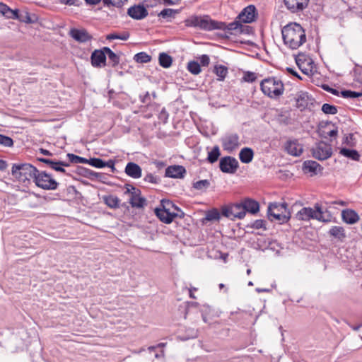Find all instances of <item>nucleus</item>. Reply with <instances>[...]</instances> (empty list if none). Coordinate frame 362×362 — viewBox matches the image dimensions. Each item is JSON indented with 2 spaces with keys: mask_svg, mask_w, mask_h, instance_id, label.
I'll return each mask as SVG.
<instances>
[{
  "mask_svg": "<svg viewBox=\"0 0 362 362\" xmlns=\"http://www.w3.org/2000/svg\"><path fill=\"white\" fill-rule=\"evenodd\" d=\"M18 9L13 10L11 8H10L9 7H8L6 8V13L4 15V16H5L6 18H9V19H16V18H18Z\"/></svg>",
  "mask_w": 362,
  "mask_h": 362,
  "instance_id": "nucleus-48",
  "label": "nucleus"
},
{
  "mask_svg": "<svg viewBox=\"0 0 362 362\" xmlns=\"http://www.w3.org/2000/svg\"><path fill=\"white\" fill-rule=\"evenodd\" d=\"M238 161L233 157L226 156L219 162V167L222 172L234 173L238 168Z\"/></svg>",
  "mask_w": 362,
  "mask_h": 362,
  "instance_id": "nucleus-12",
  "label": "nucleus"
},
{
  "mask_svg": "<svg viewBox=\"0 0 362 362\" xmlns=\"http://www.w3.org/2000/svg\"><path fill=\"white\" fill-rule=\"evenodd\" d=\"M209 182H193L192 187L197 190H205Z\"/></svg>",
  "mask_w": 362,
  "mask_h": 362,
  "instance_id": "nucleus-52",
  "label": "nucleus"
},
{
  "mask_svg": "<svg viewBox=\"0 0 362 362\" xmlns=\"http://www.w3.org/2000/svg\"><path fill=\"white\" fill-rule=\"evenodd\" d=\"M172 57L166 53H160L159 55V64L163 68H169L172 64Z\"/></svg>",
  "mask_w": 362,
  "mask_h": 362,
  "instance_id": "nucleus-33",
  "label": "nucleus"
},
{
  "mask_svg": "<svg viewBox=\"0 0 362 362\" xmlns=\"http://www.w3.org/2000/svg\"><path fill=\"white\" fill-rule=\"evenodd\" d=\"M175 13H176V11L175 10L171 9V8H165V9H163V11H161L160 12L158 16L162 17V18H168V17L173 16V15Z\"/></svg>",
  "mask_w": 362,
  "mask_h": 362,
  "instance_id": "nucleus-49",
  "label": "nucleus"
},
{
  "mask_svg": "<svg viewBox=\"0 0 362 362\" xmlns=\"http://www.w3.org/2000/svg\"><path fill=\"white\" fill-rule=\"evenodd\" d=\"M313 149V156L320 160H324L332 155V149L329 144L325 142H320Z\"/></svg>",
  "mask_w": 362,
  "mask_h": 362,
  "instance_id": "nucleus-9",
  "label": "nucleus"
},
{
  "mask_svg": "<svg viewBox=\"0 0 362 362\" xmlns=\"http://www.w3.org/2000/svg\"><path fill=\"white\" fill-rule=\"evenodd\" d=\"M163 3L165 4H168V5H174V4H176V2L175 0H163Z\"/></svg>",
  "mask_w": 362,
  "mask_h": 362,
  "instance_id": "nucleus-64",
  "label": "nucleus"
},
{
  "mask_svg": "<svg viewBox=\"0 0 362 362\" xmlns=\"http://www.w3.org/2000/svg\"><path fill=\"white\" fill-rule=\"evenodd\" d=\"M243 207L244 208V211L250 212L252 214H255L259 211V203L255 200L247 199L244 200L242 203Z\"/></svg>",
  "mask_w": 362,
  "mask_h": 362,
  "instance_id": "nucleus-26",
  "label": "nucleus"
},
{
  "mask_svg": "<svg viewBox=\"0 0 362 362\" xmlns=\"http://www.w3.org/2000/svg\"><path fill=\"white\" fill-rule=\"evenodd\" d=\"M286 7L292 13L303 11L307 7L309 0H284Z\"/></svg>",
  "mask_w": 362,
  "mask_h": 362,
  "instance_id": "nucleus-15",
  "label": "nucleus"
},
{
  "mask_svg": "<svg viewBox=\"0 0 362 362\" xmlns=\"http://www.w3.org/2000/svg\"><path fill=\"white\" fill-rule=\"evenodd\" d=\"M105 56L107 55L109 60L112 62L113 66L117 65L119 62V57L113 52L109 47H104Z\"/></svg>",
  "mask_w": 362,
  "mask_h": 362,
  "instance_id": "nucleus-35",
  "label": "nucleus"
},
{
  "mask_svg": "<svg viewBox=\"0 0 362 362\" xmlns=\"http://www.w3.org/2000/svg\"><path fill=\"white\" fill-rule=\"evenodd\" d=\"M125 173L133 179H139L141 176V168L135 163H128L125 167Z\"/></svg>",
  "mask_w": 362,
  "mask_h": 362,
  "instance_id": "nucleus-22",
  "label": "nucleus"
},
{
  "mask_svg": "<svg viewBox=\"0 0 362 362\" xmlns=\"http://www.w3.org/2000/svg\"><path fill=\"white\" fill-rule=\"evenodd\" d=\"M262 93L272 99L280 98L284 92V85L277 77H268L260 83Z\"/></svg>",
  "mask_w": 362,
  "mask_h": 362,
  "instance_id": "nucleus-5",
  "label": "nucleus"
},
{
  "mask_svg": "<svg viewBox=\"0 0 362 362\" xmlns=\"http://www.w3.org/2000/svg\"><path fill=\"white\" fill-rule=\"evenodd\" d=\"M257 79L256 74L251 71H246L244 73L243 81L245 82L252 83Z\"/></svg>",
  "mask_w": 362,
  "mask_h": 362,
  "instance_id": "nucleus-46",
  "label": "nucleus"
},
{
  "mask_svg": "<svg viewBox=\"0 0 362 362\" xmlns=\"http://www.w3.org/2000/svg\"><path fill=\"white\" fill-rule=\"evenodd\" d=\"M86 2L90 5H96L98 4L101 0H85Z\"/></svg>",
  "mask_w": 362,
  "mask_h": 362,
  "instance_id": "nucleus-62",
  "label": "nucleus"
},
{
  "mask_svg": "<svg viewBox=\"0 0 362 362\" xmlns=\"http://www.w3.org/2000/svg\"><path fill=\"white\" fill-rule=\"evenodd\" d=\"M134 59L138 63H147L151 61V57L146 52H141L136 54Z\"/></svg>",
  "mask_w": 362,
  "mask_h": 362,
  "instance_id": "nucleus-37",
  "label": "nucleus"
},
{
  "mask_svg": "<svg viewBox=\"0 0 362 362\" xmlns=\"http://www.w3.org/2000/svg\"><path fill=\"white\" fill-rule=\"evenodd\" d=\"M159 119L162 120L163 122H166L168 118V113L165 108H163L159 113L158 116Z\"/></svg>",
  "mask_w": 362,
  "mask_h": 362,
  "instance_id": "nucleus-54",
  "label": "nucleus"
},
{
  "mask_svg": "<svg viewBox=\"0 0 362 362\" xmlns=\"http://www.w3.org/2000/svg\"><path fill=\"white\" fill-rule=\"evenodd\" d=\"M186 169L180 165L168 166L165 171V176L173 179H183L186 175Z\"/></svg>",
  "mask_w": 362,
  "mask_h": 362,
  "instance_id": "nucleus-14",
  "label": "nucleus"
},
{
  "mask_svg": "<svg viewBox=\"0 0 362 362\" xmlns=\"http://www.w3.org/2000/svg\"><path fill=\"white\" fill-rule=\"evenodd\" d=\"M158 218L165 223H170L176 217L182 218L185 214L173 202L163 199L160 206L155 209Z\"/></svg>",
  "mask_w": 362,
  "mask_h": 362,
  "instance_id": "nucleus-3",
  "label": "nucleus"
},
{
  "mask_svg": "<svg viewBox=\"0 0 362 362\" xmlns=\"http://www.w3.org/2000/svg\"><path fill=\"white\" fill-rule=\"evenodd\" d=\"M284 45L291 49H296L306 42L305 31L297 23H290L281 29Z\"/></svg>",
  "mask_w": 362,
  "mask_h": 362,
  "instance_id": "nucleus-2",
  "label": "nucleus"
},
{
  "mask_svg": "<svg viewBox=\"0 0 362 362\" xmlns=\"http://www.w3.org/2000/svg\"><path fill=\"white\" fill-rule=\"evenodd\" d=\"M127 0H103V3L107 6H113L116 7H122Z\"/></svg>",
  "mask_w": 362,
  "mask_h": 362,
  "instance_id": "nucleus-45",
  "label": "nucleus"
},
{
  "mask_svg": "<svg viewBox=\"0 0 362 362\" xmlns=\"http://www.w3.org/2000/svg\"><path fill=\"white\" fill-rule=\"evenodd\" d=\"M254 156L253 150L248 147L242 148L239 153V158L243 163H249L252 161Z\"/></svg>",
  "mask_w": 362,
  "mask_h": 362,
  "instance_id": "nucleus-27",
  "label": "nucleus"
},
{
  "mask_svg": "<svg viewBox=\"0 0 362 362\" xmlns=\"http://www.w3.org/2000/svg\"><path fill=\"white\" fill-rule=\"evenodd\" d=\"M8 7V6L6 4L0 2V14L4 16Z\"/></svg>",
  "mask_w": 362,
  "mask_h": 362,
  "instance_id": "nucleus-58",
  "label": "nucleus"
},
{
  "mask_svg": "<svg viewBox=\"0 0 362 362\" xmlns=\"http://www.w3.org/2000/svg\"><path fill=\"white\" fill-rule=\"evenodd\" d=\"M220 149L218 146H215L211 151L208 153L207 160L211 163H215L220 156Z\"/></svg>",
  "mask_w": 362,
  "mask_h": 362,
  "instance_id": "nucleus-34",
  "label": "nucleus"
},
{
  "mask_svg": "<svg viewBox=\"0 0 362 362\" xmlns=\"http://www.w3.org/2000/svg\"><path fill=\"white\" fill-rule=\"evenodd\" d=\"M36 185L44 189L52 190L57 187L58 182H35Z\"/></svg>",
  "mask_w": 362,
  "mask_h": 362,
  "instance_id": "nucleus-41",
  "label": "nucleus"
},
{
  "mask_svg": "<svg viewBox=\"0 0 362 362\" xmlns=\"http://www.w3.org/2000/svg\"><path fill=\"white\" fill-rule=\"evenodd\" d=\"M37 160L40 162L48 164L52 169H54L57 171H64V169L62 168V165H64V164L62 162L53 161L49 159L40 158H37Z\"/></svg>",
  "mask_w": 362,
  "mask_h": 362,
  "instance_id": "nucleus-31",
  "label": "nucleus"
},
{
  "mask_svg": "<svg viewBox=\"0 0 362 362\" xmlns=\"http://www.w3.org/2000/svg\"><path fill=\"white\" fill-rule=\"evenodd\" d=\"M241 22L235 21L228 25L225 24V28L223 30H226L230 35H238L243 33V25L240 23Z\"/></svg>",
  "mask_w": 362,
  "mask_h": 362,
  "instance_id": "nucleus-24",
  "label": "nucleus"
},
{
  "mask_svg": "<svg viewBox=\"0 0 362 362\" xmlns=\"http://www.w3.org/2000/svg\"><path fill=\"white\" fill-rule=\"evenodd\" d=\"M7 163L5 160L0 159V170H4L6 168Z\"/></svg>",
  "mask_w": 362,
  "mask_h": 362,
  "instance_id": "nucleus-59",
  "label": "nucleus"
},
{
  "mask_svg": "<svg viewBox=\"0 0 362 362\" xmlns=\"http://www.w3.org/2000/svg\"><path fill=\"white\" fill-rule=\"evenodd\" d=\"M187 27L199 28L204 30L211 31L225 28V23L212 20L209 16H192L185 21Z\"/></svg>",
  "mask_w": 362,
  "mask_h": 362,
  "instance_id": "nucleus-4",
  "label": "nucleus"
},
{
  "mask_svg": "<svg viewBox=\"0 0 362 362\" xmlns=\"http://www.w3.org/2000/svg\"><path fill=\"white\" fill-rule=\"evenodd\" d=\"M221 215L218 209H213L209 210L205 214V217L202 219L203 223L206 221H216L220 219Z\"/></svg>",
  "mask_w": 362,
  "mask_h": 362,
  "instance_id": "nucleus-30",
  "label": "nucleus"
},
{
  "mask_svg": "<svg viewBox=\"0 0 362 362\" xmlns=\"http://www.w3.org/2000/svg\"><path fill=\"white\" fill-rule=\"evenodd\" d=\"M105 52L104 48L102 50H95L91 54V64L95 67H101L105 65Z\"/></svg>",
  "mask_w": 362,
  "mask_h": 362,
  "instance_id": "nucleus-17",
  "label": "nucleus"
},
{
  "mask_svg": "<svg viewBox=\"0 0 362 362\" xmlns=\"http://www.w3.org/2000/svg\"><path fill=\"white\" fill-rule=\"evenodd\" d=\"M223 149L232 152L240 146L239 136L236 133H227L221 139Z\"/></svg>",
  "mask_w": 362,
  "mask_h": 362,
  "instance_id": "nucleus-10",
  "label": "nucleus"
},
{
  "mask_svg": "<svg viewBox=\"0 0 362 362\" xmlns=\"http://www.w3.org/2000/svg\"><path fill=\"white\" fill-rule=\"evenodd\" d=\"M341 95L343 98H354L362 96V92H356L352 90H342L341 92Z\"/></svg>",
  "mask_w": 362,
  "mask_h": 362,
  "instance_id": "nucleus-39",
  "label": "nucleus"
},
{
  "mask_svg": "<svg viewBox=\"0 0 362 362\" xmlns=\"http://www.w3.org/2000/svg\"><path fill=\"white\" fill-rule=\"evenodd\" d=\"M141 101L143 103H148L150 102V94L148 92H146L144 96H141Z\"/></svg>",
  "mask_w": 362,
  "mask_h": 362,
  "instance_id": "nucleus-56",
  "label": "nucleus"
},
{
  "mask_svg": "<svg viewBox=\"0 0 362 362\" xmlns=\"http://www.w3.org/2000/svg\"><path fill=\"white\" fill-rule=\"evenodd\" d=\"M257 16V12L255 6L253 5H249L243 9L237 18L241 23H251L256 20Z\"/></svg>",
  "mask_w": 362,
  "mask_h": 362,
  "instance_id": "nucleus-11",
  "label": "nucleus"
},
{
  "mask_svg": "<svg viewBox=\"0 0 362 362\" xmlns=\"http://www.w3.org/2000/svg\"><path fill=\"white\" fill-rule=\"evenodd\" d=\"M214 73L217 76V80L219 81H224L228 74V68L223 65H215Z\"/></svg>",
  "mask_w": 362,
  "mask_h": 362,
  "instance_id": "nucleus-29",
  "label": "nucleus"
},
{
  "mask_svg": "<svg viewBox=\"0 0 362 362\" xmlns=\"http://www.w3.org/2000/svg\"><path fill=\"white\" fill-rule=\"evenodd\" d=\"M11 173L18 181H54L45 172L39 173L35 167L29 163H14Z\"/></svg>",
  "mask_w": 362,
  "mask_h": 362,
  "instance_id": "nucleus-1",
  "label": "nucleus"
},
{
  "mask_svg": "<svg viewBox=\"0 0 362 362\" xmlns=\"http://www.w3.org/2000/svg\"><path fill=\"white\" fill-rule=\"evenodd\" d=\"M105 203L110 208L115 209L119 206V199L114 195H107L103 197Z\"/></svg>",
  "mask_w": 362,
  "mask_h": 362,
  "instance_id": "nucleus-32",
  "label": "nucleus"
},
{
  "mask_svg": "<svg viewBox=\"0 0 362 362\" xmlns=\"http://www.w3.org/2000/svg\"><path fill=\"white\" fill-rule=\"evenodd\" d=\"M328 233L331 237L341 242H343L346 238L345 229L342 226H332Z\"/></svg>",
  "mask_w": 362,
  "mask_h": 362,
  "instance_id": "nucleus-23",
  "label": "nucleus"
},
{
  "mask_svg": "<svg viewBox=\"0 0 362 362\" xmlns=\"http://www.w3.org/2000/svg\"><path fill=\"white\" fill-rule=\"evenodd\" d=\"M127 192L131 194L129 202L132 206L142 207L145 203V199L139 196L140 191L133 187L132 185H126Z\"/></svg>",
  "mask_w": 362,
  "mask_h": 362,
  "instance_id": "nucleus-13",
  "label": "nucleus"
},
{
  "mask_svg": "<svg viewBox=\"0 0 362 362\" xmlns=\"http://www.w3.org/2000/svg\"><path fill=\"white\" fill-rule=\"evenodd\" d=\"M286 152L293 156H299L303 153V148L301 144L297 139L288 140L285 144Z\"/></svg>",
  "mask_w": 362,
  "mask_h": 362,
  "instance_id": "nucleus-16",
  "label": "nucleus"
},
{
  "mask_svg": "<svg viewBox=\"0 0 362 362\" xmlns=\"http://www.w3.org/2000/svg\"><path fill=\"white\" fill-rule=\"evenodd\" d=\"M129 37V34L127 32H124L122 34H117V33H111L107 35L106 39L109 40H127Z\"/></svg>",
  "mask_w": 362,
  "mask_h": 362,
  "instance_id": "nucleus-38",
  "label": "nucleus"
},
{
  "mask_svg": "<svg viewBox=\"0 0 362 362\" xmlns=\"http://www.w3.org/2000/svg\"><path fill=\"white\" fill-rule=\"evenodd\" d=\"M268 217L272 221H278L279 223L287 222L291 217L290 211L287 208V204L270 203L268 206Z\"/></svg>",
  "mask_w": 362,
  "mask_h": 362,
  "instance_id": "nucleus-7",
  "label": "nucleus"
},
{
  "mask_svg": "<svg viewBox=\"0 0 362 362\" xmlns=\"http://www.w3.org/2000/svg\"><path fill=\"white\" fill-rule=\"evenodd\" d=\"M337 129H332L331 131H329L328 133H327V135L330 137H334V136H336L337 135Z\"/></svg>",
  "mask_w": 362,
  "mask_h": 362,
  "instance_id": "nucleus-60",
  "label": "nucleus"
},
{
  "mask_svg": "<svg viewBox=\"0 0 362 362\" xmlns=\"http://www.w3.org/2000/svg\"><path fill=\"white\" fill-rule=\"evenodd\" d=\"M266 222L264 220H262V219H259V220H256L255 221L251 226L252 228H255V229H261V228H263L264 230H266Z\"/></svg>",
  "mask_w": 362,
  "mask_h": 362,
  "instance_id": "nucleus-50",
  "label": "nucleus"
},
{
  "mask_svg": "<svg viewBox=\"0 0 362 362\" xmlns=\"http://www.w3.org/2000/svg\"><path fill=\"white\" fill-rule=\"evenodd\" d=\"M211 311V308L209 305H203L201 308L202 320L205 323H209L208 315Z\"/></svg>",
  "mask_w": 362,
  "mask_h": 362,
  "instance_id": "nucleus-44",
  "label": "nucleus"
},
{
  "mask_svg": "<svg viewBox=\"0 0 362 362\" xmlns=\"http://www.w3.org/2000/svg\"><path fill=\"white\" fill-rule=\"evenodd\" d=\"M221 214L223 216L230 218L242 219L245 216L244 208L242 204H234L229 206H225L221 209Z\"/></svg>",
  "mask_w": 362,
  "mask_h": 362,
  "instance_id": "nucleus-8",
  "label": "nucleus"
},
{
  "mask_svg": "<svg viewBox=\"0 0 362 362\" xmlns=\"http://www.w3.org/2000/svg\"><path fill=\"white\" fill-rule=\"evenodd\" d=\"M190 333L187 336V337H179V338L182 340V341H185V340H188L189 339H194L197 337V330H194V329H190L189 330Z\"/></svg>",
  "mask_w": 362,
  "mask_h": 362,
  "instance_id": "nucleus-53",
  "label": "nucleus"
},
{
  "mask_svg": "<svg viewBox=\"0 0 362 362\" xmlns=\"http://www.w3.org/2000/svg\"><path fill=\"white\" fill-rule=\"evenodd\" d=\"M71 36L76 41L86 42L91 40L92 37L84 29H72L70 31Z\"/></svg>",
  "mask_w": 362,
  "mask_h": 362,
  "instance_id": "nucleus-21",
  "label": "nucleus"
},
{
  "mask_svg": "<svg viewBox=\"0 0 362 362\" xmlns=\"http://www.w3.org/2000/svg\"><path fill=\"white\" fill-rule=\"evenodd\" d=\"M197 290L196 288H191L189 289V297L191 298H193V299H195L196 298V296H194L193 291H195Z\"/></svg>",
  "mask_w": 362,
  "mask_h": 362,
  "instance_id": "nucleus-61",
  "label": "nucleus"
},
{
  "mask_svg": "<svg viewBox=\"0 0 362 362\" xmlns=\"http://www.w3.org/2000/svg\"><path fill=\"white\" fill-rule=\"evenodd\" d=\"M77 1V0H59L61 4L69 6L76 5Z\"/></svg>",
  "mask_w": 362,
  "mask_h": 362,
  "instance_id": "nucleus-57",
  "label": "nucleus"
},
{
  "mask_svg": "<svg viewBox=\"0 0 362 362\" xmlns=\"http://www.w3.org/2000/svg\"><path fill=\"white\" fill-rule=\"evenodd\" d=\"M68 156L69 157L70 160L74 163H88V160L85 158L80 157L78 156H76L71 153H69Z\"/></svg>",
  "mask_w": 362,
  "mask_h": 362,
  "instance_id": "nucleus-47",
  "label": "nucleus"
},
{
  "mask_svg": "<svg viewBox=\"0 0 362 362\" xmlns=\"http://www.w3.org/2000/svg\"><path fill=\"white\" fill-rule=\"evenodd\" d=\"M296 105L301 110L305 109L309 104H312L313 99L306 92H299L296 96Z\"/></svg>",
  "mask_w": 362,
  "mask_h": 362,
  "instance_id": "nucleus-20",
  "label": "nucleus"
},
{
  "mask_svg": "<svg viewBox=\"0 0 362 362\" xmlns=\"http://www.w3.org/2000/svg\"><path fill=\"white\" fill-rule=\"evenodd\" d=\"M16 19L21 22H24V23H30L32 22L30 15L27 12H25L24 13H18V18H16Z\"/></svg>",
  "mask_w": 362,
  "mask_h": 362,
  "instance_id": "nucleus-51",
  "label": "nucleus"
},
{
  "mask_svg": "<svg viewBox=\"0 0 362 362\" xmlns=\"http://www.w3.org/2000/svg\"><path fill=\"white\" fill-rule=\"evenodd\" d=\"M200 63L202 66H206L209 64L210 59L208 55L203 54L200 57Z\"/></svg>",
  "mask_w": 362,
  "mask_h": 362,
  "instance_id": "nucleus-55",
  "label": "nucleus"
},
{
  "mask_svg": "<svg viewBox=\"0 0 362 362\" xmlns=\"http://www.w3.org/2000/svg\"><path fill=\"white\" fill-rule=\"evenodd\" d=\"M303 169L305 173H311L313 174H317L318 172H320L321 167L320 164L315 161L305 160L303 163Z\"/></svg>",
  "mask_w": 362,
  "mask_h": 362,
  "instance_id": "nucleus-25",
  "label": "nucleus"
},
{
  "mask_svg": "<svg viewBox=\"0 0 362 362\" xmlns=\"http://www.w3.org/2000/svg\"><path fill=\"white\" fill-rule=\"evenodd\" d=\"M0 145L11 147L13 145V141L11 137L0 134Z\"/></svg>",
  "mask_w": 362,
  "mask_h": 362,
  "instance_id": "nucleus-43",
  "label": "nucleus"
},
{
  "mask_svg": "<svg viewBox=\"0 0 362 362\" xmlns=\"http://www.w3.org/2000/svg\"><path fill=\"white\" fill-rule=\"evenodd\" d=\"M322 110L325 114L335 115L337 112V109L334 105L325 103L322 107Z\"/></svg>",
  "mask_w": 362,
  "mask_h": 362,
  "instance_id": "nucleus-42",
  "label": "nucleus"
},
{
  "mask_svg": "<svg viewBox=\"0 0 362 362\" xmlns=\"http://www.w3.org/2000/svg\"><path fill=\"white\" fill-rule=\"evenodd\" d=\"M127 13L134 19L140 20L148 15V11L144 6L138 5L130 7Z\"/></svg>",
  "mask_w": 362,
  "mask_h": 362,
  "instance_id": "nucleus-18",
  "label": "nucleus"
},
{
  "mask_svg": "<svg viewBox=\"0 0 362 362\" xmlns=\"http://www.w3.org/2000/svg\"><path fill=\"white\" fill-rule=\"evenodd\" d=\"M339 153L344 156L346 158H348L351 160L358 161L360 159V154L356 150L349 149L346 148H343L340 150Z\"/></svg>",
  "mask_w": 362,
  "mask_h": 362,
  "instance_id": "nucleus-28",
  "label": "nucleus"
},
{
  "mask_svg": "<svg viewBox=\"0 0 362 362\" xmlns=\"http://www.w3.org/2000/svg\"><path fill=\"white\" fill-rule=\"evenodd\" d=\"M187 70L194 75L199 74L202 71L200 64L195 61H191L188 63Z\"/></svg>",
  "mask_w": 362,
  "mask_h": 362,
  "instance_id": "nucleus-36",
  "label": "nucleus"
},
{
  "mask_svg": "<svg viewBox=\"0 0 362 362\" xmlns=\"http://www.w3.org/2000/svg\"><path fill=\"white\" fill-rule=\"evenodd\" d=\"M88 163L93 167L98 168H102L106 166L105 163L102 159L97 158L89 159Z\"/></svg>",
  "mask_w": 362,
  "mask_h": 362,
  "instance_id": "nucleus-40",
  "label": "nucleus"
},
{
  "mask_svg": "<svg viewBox=\"0 0 362 362\" xmlns=\"http://www.w3.org/2000/svg\"><path fill=\"white\" fill-rule=\"evenodd\" d=\"M40 151L41 153L44 154V155H47V156H51L52 153L48 151V150H46V149H44V148H40Z\"/></svg>",
  "mask_w": 362,
  "mask_h": 362,
  "instance_id": "nucleus-63",
  "label": "nucleus"
},
{
  "mask_svg": "<svg viewBox=\"0 0 362 362\" xmlns=\"http://www.w3.org/2000/svg\"><path fill=\"white\" fill-rule=\"evenodd\" d=\"M315 209L310 207H304L296 214V218L299 221H308L310 219H316L322 222H330L332 216L325 215L321 205L317 203L314 206Z\"/></svg>",
  "mask_w": 362,
  "mask_h": 362,
  "instance_id": "nucleus-6",
  "label": "nucleus"
},
{
  "mask_svg": "<svg viewBox=\"0 0 362 362\" xmlns=\"http://www.w3.org/2000/svg\"><path fill=\"white\" fill-rule=\"evenodd\" d=\"M341 218L343 221L348 224H354L360 219L358 214L354 210L350 209L342 210Z\"/></svg>",
  "mask_w": 362,
  "mask_h": 362,
  "instance_id": "nucleus-19",
  "label": "nucleus"
}]
</instances>
